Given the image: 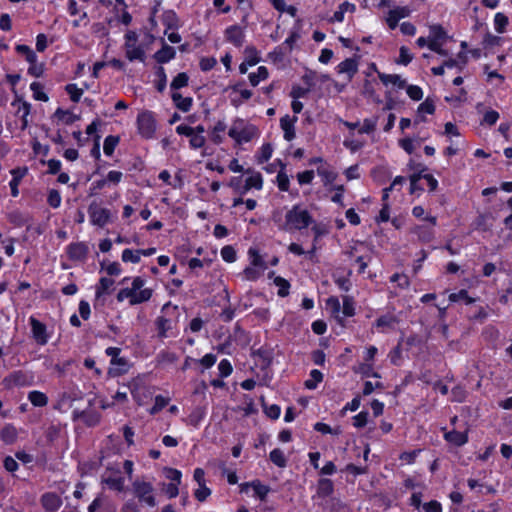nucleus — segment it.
I'll return each mask as SVG.
<instances>
[{"label": "nucleus", "instance_id": "obj_32", "mask_svg": "<svg viewBox=\"0 0 512 512\" xmlns=\"http://www.w3.org/2000/svg\"><path fill=\"white\" fill-rule=\"evenodd\" d=\"M17 104V114H21L20 118H28L29 114L31 113V104L22 96L16 94L15 99L12 102V106H16Z\"/></svg>", "mask_w": 512, "mask_h": 512}, {"label": "nucleus", "instance_id": "obj_37", "mask_svg": "<svg viewBox=\"0 0 512 512\" xmlns=\"http://www.w3.org/2000/svg\"><path fill=\"white\" fill-rule=\"evenodd\" d=\"M448 299L451 303H456L459 301H464L466 305L473 304L476 299L471 297L466 289H461L458 292L451 293L448 296Z\"/></svg>", "mask_w": 512, "mask_h": 512}, {"label": "nucleus", "instance_id": "obj_50", "mask_svg": "<svg viewBox=\"0 0 512 512\" xmlns=\"http://www.w3.org/2000/svg\"><path fill=\"white\" fill-rule=\"evenodd\" d=\"M508 22V17L504 13H496L494 16V28L496 32H498L499 34L504 33L506 31Z\"/></svg>", "mask_w": 512, "mask_h": 512}, {"label": "nucleus", "instance_id": "obj_57", "mask_svg": "<svg viewBox=\"0 0 512 512\" xmlns=\"http://www.w3.org/2000/svg\"><path fill=\"white\" fill-rule=\"evenodd\" d=\"M45 70V64L43 62H38V59L36 62H33V64H30L27 70L28 75L40 78L43 76Z\"/></svg>", "mask_w": 512, "mask_h": 512}, {"label": "nucleus", "instance_id": "obj_58", "mask_svg": "<svg viewBox=\"0 0 512 512\" xmlns=\"http://www.w3.org/2000/svg\"><path fill=\"white\" fill-rule=\"evenodd\" d=\"M263 410L265 415L272 420H277L281 414V407L278 404H263Z\"/></svg>", "mask_w": 512, "mask_h": 512}, {"label": "nucleus", "instance_id": "obj_27", "mask_svg": "<svg viewBox=\"0 0 512 512\" xmlns=\"http://www.w3.org/2000/svg\"><path fill=\"white\" fill-rule=\"evenodd\" d=\"M326 306H327L328 309L331 310V313L333 314V316L337 320V322L340 325L343 326L344 325V318L339 316V314L341 312V304H340V301H339L338 297L330 296L326 300Z\"/></svg>", "mask_w": 512, "mask_h": 512}, {"label": "nucleus", "instance_id": "obj_56", "mask_svg": "<svg viewBox=\"0 0 512 512\" xmlns=\"http://www.w3.org/2000/svg\"><path fill=\"white\" fill-rule=\"evenodd\" d=\"M285 55V48H283L282 45H278L271 52L268 53V58L273 63H280L284 60Z\"/></svg>", "mask_w": 512, "mask_h": 512}, {"label": "nucleus", "instance_id": "obj_61", "mask_svg": "<svg viewBox=\"0 0 512 512\" xmlns=\"http://www.w3.org/2000/svg\"><path fill=\"white\" fill-rule=\"evenodd\" d=\"M245 52L248 55L246 58V62L249 66H255L261 61V58L258 55V51L254 46L246 47Z\"/></svg>", "mask_w": 512, "mask_h": 512}, {"label": "nucleus", "instance_id": "obj_60", "mask_svg": "<svg viewBox=\"0 0 512 512\" xmlns=\"http://www.w3.org/2000/svg\"><path fill=\"white\" fill-rule=\"evenodd\" d=\"M499 117L500 115L496 110L490 109L484 113L483 118L481 120V125L492 126L496 124Z\"/></svg>", "mask_w": 512, "mask_h": 512}, {"label": "nucleus", "instance_id": "obj_39", "mask_svg": "<svg viewBox=\"0 0 512 512\" xmlns=\"http://www.w3.org/2000/svg\"><path fill=\"white\" fill-rule=\"evenodd\" d=\"M120 142V137L118 135H108L104 139L103 143V152L106 156H112L117 145Z\"/></svg>", "mask_w": 512, "mask_h": 512}, {"label": "nucleus", "instance_id": "obj_7", "mask_svg": "<svg viewBox=\"0 0 512 512\" xmlns=\"http://www.w3.org/2000/svg\"><path fill=\"white\" fill-rule=\"evenodd\" d=\"M88 213L93 225L102 228L110 222L111 212L107 208H103L92 203L88 207Z\"/></svg>", "mask_w": 512, "mask_h": 512}, {"label": "nucleus", "instance_id": "obj_33", "mask_svg": "<svg viewBox=\"0 0 512 512\" xmlns=\"http://www.w3.org/2000/svg\"><path fill=\"white\" fill-rule=\"evenodd\" d=\"M54 117L66 125H71L80 118L78 115L72 113L71 111L64 110L60 107L56 109Z\"/></svg>", "mask_w": 512, "mask_h": 512}, {"label": "nucleus", "instance_id": "obj_42", "mask_svg": "<svg viewBox=\"0 0 512 512\" xmlns=\"http://www.w3.org/2000/svg\"><path fill=\"white\" fill-rule=\"evenodd\" d=\"M435 110L436 107L434 101L430 97H427L417 108V113L421 117L420 121H425L422 114L432 115L435 113Z\"/></svg>", "mask_w": 512, "mask_h": 512}, {"label": "nucleus", "instance_id": "obj_43", "mask_svg": "<svg viewBox=\"0 0 512 512\" xmlns=\"http://www.w3.org/2000/svg\"><path fill=\"white\" fill-rule=\"evenodd\" d=\"M279 162L281 164L282 169L278 172V174L276 176L277 186L280 191L288 192L289 188H290V180H289L288 175L284 171L285 164H283L280 160H279Z\"/></svg>", "mask_w": 512, "mask_h": 512}, {"label": "nucleus", "instance_id": "obj_14", "mask_svg": "<svg viewBox=\"0 0 512 512\" xmlns=\"http://www.w3.org/2000/svg\"><path fill=\"white\" fill-rule=\"evenodd\" d=\"M297 120V116L290 117L288 114L280 118V127L283 130V137L286 141H292L295 138V123Z\"/></svg>", "mask_w": 512, "mask_h": 512}, {"label": "nucleus", "instance_id": "obj_28", "mask_svg": "<svg viewBox=\"0 0 512 512\" xmlns=\"http://www.w3.org/2000/svg\"><path fill=\"white\" fill-rule=\"evenodd\" d=\"M73 415L74 417L81 418L83 422L89 427L95 426L99 423L100 420L99 414L95 412L74 410Z\"/></svg>", "mask_w": 512, "mask_h": 512}, {"label": "nucleus", "instance_id": "obj_16", "mask_svg": "<svg viewBox=\"0 0 512 512\" xmlns=\"http://www.w3.org/2000/svg\"><path fill=\"white\" fill-rule=\"evenodd\" d=\"M176 56V50L174 47L169 46L163 41L162 47L155 52L153 55L154 59L159 64H165L174 59Z\"/></svg>", "mask_w": 512, "mask_h": 512}, {"label": "nucleus", "instance_id": "obj_59", "mask_svg": "<svg viewBox=\"0 0 512 512\" xmlns=\"http://www.w3.org/2000/svg\"><path fill=\"white\" fill-rule=\"evenodd\" d=\"M422 452V449H415L412 451H404L399 455V460L406 464H414L417 456Z\"/></svg>", "mask_w": 512, "mask_h": 512}, {"label": "nucleus", "instance_id": "obj_52", "mask_svg": "<svg viewBox=\"0 0 512 512\" xmlns=\"http://www.w3.org/2000/svg\"><path fill=\"white\" fill-rule=\"evenodd\" d=\"M121 259L125 263H133L138 264L140 262V255L138 254V249L132 250L126 248L122 251Z\"/></svg>", "mask_w": 512, "mask_h": 512}, {"label": "nucleus", "instance_id": "obj_35", "mask_svg": "<svg viewBox=\"0 0 512 512\" xmlns=\"http://www.w3.org/2000/svg\"><path fill=\"white\" fill-rule=\"evenodd\" d=\"M342 304L343 318L353 317L356 314L355 300L352 296H342Z\"/></svg>", "mask_w": 512, "mask_h": 512}, {"label": "nucleus", "instance_id": "obj_29", "mask_svg": "<svg viewBox=\"0 0 512 512\" xmlns=\"http://www.w3.org/2000/svg\"><path fill=\"white\" fill-rule=\"evenodd\" d=\"M126 58L129 60V61H135V60H138L140 62H144L145 61V51L144 49L141 47V46H133V45H130L128 43H126Z\"/></svg>", "mask_w": 512, "mask_h": 512}, {"label": "nucleus", "instance_id": "obj_55", "mask_svg": "<svg viewBox=\"0 0 512 512\" xmlns=\"http://www.w3.org/2000/svg\"><path fill=\"white\" fill-rule=\"evenodd\" d=\"M216 361H217V356L213 353H208V354L204 355L201 359H196L195 363H198L202 366L201 372H203L205 369H209L212 366H214Z\"/></svg>", "mask_w": 512, "mask_h": 512}, {"label": "nucleus", "instance_id": "obj_53", "mask_svg": "<svg viewBox=\"0 0 512 512\" xmlns=\"http://www.w3.org/2000/svg\"><path fill=\"white\" fill-rule=\"evenodd\" d=\"M222 259L227 263H233L237 260V253L232 245H226L220 251Z\"/></svg>", "mask_w": 512, "mask_h": 512}, {"label": "nucleus", "instance_id": "obj_6", "mask_svg": "<svg viewBox=\"0 0 512 512\" xmlns=\"http://www.w3.org/2000/svg\"><path fill=\"white\" fill-rule=\"evenodd\" d=\"M135 496L141 503H145L149 507L156 505V498L153 495V486L150 482L136 480L133 483Z\"/></svg>", "mask_w": 512, "mask_h": 512}, {"label": "nucleus", "instance_id": "obj_8", "mask_svg": "<svg viewBox=\"0 0 512 512\" xmlns=\"http://www.w3.org/2000/svg\"><path fill=\"white\" fill-rule=\"evenodd\" d=\"M67 257L71 261L84 262L89 254V246L86 242H72L66 246Z\"/></svg>", "mask_w": 512, "mask_h": 512}, {"label": "nucleus", "instance_id": "obj_36", "mask_svg": "<svg viewBox=\"0 0 512 512\" xmlns=\"http://www.w3.org/2000/svg\"><path fill=\"white\" fill-rule=\"evenodd\" d=\"M310 378L304 382V386L308 390H314L318 384L323 381V373L318 369H312L309 374Z\"/></svg>", "mask_w": 512, "mask_h": 512}, {"label": "nucleus", "instance_id": "obj_34", "mask_svg": "<svg viewBox=\"0 0 512 512\" xmlns=\"http://www.w3.org/2000/svg\"><path fill=\"white\" fill-rule=\"evenodd\" d=\"M178 16L174 10H166L162 14V24L166 29H177L178 28Z\"/></svg>", "mask_w": 512, "mask_h": 512}, {"label": "nucleus", "instance_id": "obj_9", "mask_svg": "<svg viewBox=\"0 0 512 512\" xmlns=\"http://www.w3.org/2000/svg\"><path fill=\"white\" fill-rule=\"evenodd\" d=\"M225 40L236 48L243 46L245 41L244 29L238 24L228 26L224 31Z\"/></svg>", "mask_w": 512, "mask_h": 512}, {"label": "nucleus", "instance_id": "obj_2", "mask_svg": "<svg viewBox=\"0 0 512 512\" xmlns=\"http://www.w3.org/2000/svg\"><path fill=\"white\" fill-rule=\"evenodd\" d=\"M137 132L145 140L154 139L157 130L155 113L151 110H143L136 118Z\"/></svg>", "mask_w": 512, "mask_h": 512}, {"label": "nucleus", "instance_id": "obj_3", "mask_svg": "<svg viewBox=\"0 0 512 512\" xmlns=\"http://www.w3.org/2000/svg\"><path fill=\"white\" fill-rule=\"evenodd\" d=\"M121 348L119 347H108L105 350V354L110 356V365L109 375L111 376H120L128 372L129 370V361L125 357H120Z\"/></svg>", "mask_w": 512, "mask_h": 512}, {"label": "nucleus", "instance_id": "obj_54", "mask_svg": "<svg viewBox=\"0 0 512 512\" xmlns=\"http://www.w3.org/2000/svg\"><path fill=\"white\" fill-rule=\"evenodd\" d=\"M390 282L397 283L401 289H407L410 286V279L404 273H394L390 276Z\"/></svg>", "mask_w": 512, "mask_h": 512}, {"label": "nucleus", "instance_id": "obj_45", "mask_svg": "<svg viewBox=\"0 0 512 512\" xmlns=\"http://www.w3.org/2000/svg\"><path fill=\"white\" fill-rule=\"evenodd\" d=\"M269 77V71L265 66H259L256 73L249 74L250 84L255 87L260 81L266 80Z\"/></svg>", "mask_w": 512, "mask_h": 512}, {"label": "nucleus", "instance_id": "obj_26", "mask_svg": "<svg viewBox=\"0 0 512 512\" xmlns=\"http://www.w3.org/2000/svg\"><path fill=\"white\" fill-rule=\"evenodd\" d=\"M262 187H263V177L260 172H255L253 175L246 178L242 194L246 193L247 191H249L252 188H254L256 190H261Z\"/></svg>", "mask_w": 512, "mask_h": 512}, {"label": "nucleus", "instance_id": "obj_18", "mask_svg": "<svg viewBox=\"0 0 512 512\" xmlns=\"http://www.w3.org/2000/svg\"><path fill=\"white\" fill-rule=\"evenodd\" d=\"M27 172V168H16L11 170L12 179L9 182V187L11 191L12 197H17L19 195V184Z\"/></svg>", "mask_w": 512, "mask_h": 512}, {"label": "nucleus", "instance_id": "obj_15", "mask_svg": "<svg viewBox=\"0 0 512 512\" xmlns=\"http://www.w3.org/2000/svg\"><path fill=\"white\" fill-rule=\"evenodd\" d=\"M360 56H355L352 58H346L342 62H340L336 69L338 73H345L351 79L358 71V60Z\"/></svg>", "mask_w": 512, "mask_h": 512}, {"label": "nucleus", "instance_id": "obj_41", "mask_svg": "<svg viewBox=\"0 0 512 512\" xmlns=\"http://www.w3.org/2000/svg\"><path fill=\"white\" fill-rule=\"evenodd\" d=\"M273 282H274L275 286L278 287L277 295L279 297L284 298L289 295L291 284L287 279H285L281 276H276L274 278Z\"/></svg>", "mask_w": 512, "mask_h": 512}, {"label": "nucleus", "instance_id": "obj_25", "mask_svg": "<svg viewBox=\"0 0 512 512\" xmlns=\"http://www.w3.org/2000/svg\"><path fill=\"white\" fill-rule=\"evenodd\" d=\"M227 125L224 121L219 120L210 132V139L215 145H220L224 141L223 133L225 132Z\"/></svg>", "mask_w": 512, "mask_h": 512}, {"label": "nucleus", "instance_id": "obj_30", "mask_svg": "<svg viewBox=\"0 0 512 512\" xmlns=\"http://www.w3.org/2000/svg\"><path fill=\"white\" fill-rule=\"evenodd\" d=\"M102 483L107 485V487L113 491L123 492L125 487V478L121 475L119 476H109L103 478Z\"/></svg>", "mask_w": 512, "mask_h": 512}, {"label": "nucleus", "instance_id": "obj_5", "mask_svg": "<svg viewBox=\"0 0 512 512\" xmlns=\"http://www.w3.org/2000/svg\"><path fill=\"white\" fill-rule=\"evenodd\" d=\"M423 220L429 224L415 225L411 229V233L417 236L419 242L427 244L435 238L434 228L437 225V217L433 215H427L423 218Z\"/></svg>", "mask_w": 512, "mask_h": 512}, {"label": "nucleus", "instance_id": "obj_62", "mask_svg": "<svg viewBox=\"0 0 512 512\" xmlns=\"http://www.w3.org/2000/svg\"><path fill=\"white\" fill-rule=\"evenodd\" d=\"M406 92L410 99L420 101L423 98V90L418 85H406Z\"/></svg>", "mask_w": 512, "mask_h": 512}, {"label": "nucleus", "instance_id": "obj_49", "mask_svg": "<svg viewBox=\"0 0 512 512\" xmlns=\"http://www.w3.org/2000/svg\"><path fill=\"white\" fill-rule=\"evenodd\" d=\"M189 76L186 72L178 73L172 80L170 87L172 90H179L188 86Z\"/></svg>", "mask_w": 512, "mask_h": 512}, {"label": "nucleus", "instance_id": "obj_48", "mask_svg": "<svg viewBox=\"0 0 512 512\" xmlns=\"http://www.w3.org/2000/svg\"><path fill=\"white\" fill-rule=\"evenodd\" d=\"M65 91L69 95L70 100L74 103H78L84 93V90L79 88L75 83H69L65 86Z\"/></svg>", "mask_w": 512, "mask_h": 512}, {"label": "nucleus", "instance_id": "obj_4", "mask_svg": "<svg viewBox=\"0 0 512 512\" xmlns=\"http://www.w3.org/2000/svg\"><path fill=\"white\" fill-rule=\"evenodd\" d=\"M237 123L243 125L244 121L237 118L234 125L228 130V136L232 138L237 145L250 142L257 135L258 129L256 126L249 124L238 130L236 127Z\"/></svg>", "mask_w": 512, "mask_h": 512}, {"label": "nucleus", "instance_id": "obj_23", "mask_svg": "<svg viewBox=\"0 0 512 512\" xmlns=\"http://www.w3.org/2000/svg\"><path fill=\"white\" fill-rule=\"evenodd\" d=\"M18 432L16 427L7 423L0 431V438L5 444H13L17 440Z\"/></svg>", "mask_w": 512, "mask_h": 512}, {"label": "nucleus", "instance_id": "obj_64", "mask_svg": "<svg viewBox=\"0 0 512 512\" xmlns=\"http://www.w3.org/2000/svg\"><path fill=\"white\" fill-rule=\"evenodd\" d=\"M219 376L221 378H226L230 376L233 372V367L231 362L228 359H222L218 364Z\"/></svg>", "mask_w": 512, "mask_h": 512}, {"label": "nucleus", "instance_id": "obj_46", "mask_svg": "<svg viewBox=\"0 0 512 512\" xmlns=\"http://www.w3.org/2000/svg\"><path fill=\"white\" fill-rule=\"evenodd\" d=\"M30 90L33 93V98L37 101L47 102L49 96L44 92V86L40 82H32L30 84Z\"/></svg>", "mask_w": 512, "mask_h": 512}, {"label": "nucleus", "instance_id": "obj_47", "mask_svg": "<svg viewBox=\"0 0 512 512\" xmlns=\"http://www.w3.org/2000/svg\"><path fill=\"white\" fill-rule=\"evenodd\" d=\"M251 487L254 490L255 496L259 498L260 501L266 500L270 491L269 486L262 484L260 480H254L251 482Z\"/></svg>", "mask_w": 512, "mask_h": 512}, {"label": "nucleus", "instance_id": "obj_44", "mask_svg": "<svg viewBox=\"0 0 512 512\" xmlns=\"http://www.w3.org/2000/svg\"><path fill=\"white\" fill-rule=\"evenodd\" d=\"M155 88L158 92L162 93L167 85V76L163 66H158L155 70Z\"/></svg>", "mask_w": 512, "mask_h": 512}, {"label": "nucleus", "instance_id": "obj_20", "mask_svg": "<svg viewBox=\"0 0 512 512\" xmlns=\"http://www.w3.org/2000/svg\"><path fill=\"white\" fill-rule=\"evenodd\" d=\"M171 98L175 107L182 112H189L193 106V98L183 97L179 92H173Z\"/></svg>", "mask_w": 512, "mask_h": 512}, {"label": "nucleus", "instance_id": "obj_21", "mask_svg": "<svg viewBox=\"0 0 512 512\" xmlns=\"http://www.w3.org/2000/svg\"><path fill=\"white\" fill-rule=\"evenodd\" d=\"M25 381L26 375L21 370H18L7 375L3 379V384L6 388H11L13 386H23Z\"/></svg>", "mask_w": 512, "mask_h": 512}, {"label": "nucleus", "instance_id": "obj_38", "mask_svg": "<svg viewBox=\"0 0 512 512\" xmlns=\"http://www.w3.org/2000/svg\"><path fill=\"white\" fill-rule=\"evenodd\" d=\"M269 460L279 468H285L287 466V458L280 448H275L270 451Z\"/></svg>", "mask_w": 512, "mask_h": 512}, {"label": "nucleus", "instance_id": "obj_1", "mask_svg": "<svg viewBox=\"0 0 512 512\" xmlns=\"http://www.w3.org/2000/svg\"><path fill=\"white\" fill-rule=\"evenodd\" d=\"M314 223L313 216L300 204H295L285 214V222L282 229L288 232L307 229Z\"/></svg>", "mask_w": 512, "mask_h": 512}, {"label": "nucleus", "instance_id": "obj_19", "mask_svg": "<svg viewBox=\"0 0 512 512\" xmlns=\"http://www.w3.org/2000/svg\"><path fill=\"white\" fill-rule=\"evenodd\" d=\"M398 323L399 319L397 318L396 315L387 313L378 317L374 322L373 326L378 329L388 328L393 330Z\"/></svg>", "mask_w": 512, "mask_h": 512}, {"label": "nucleus", "instance_id": "obj_22", "mask_svg": "<svg viewBox=\"0 0 512 512\" xmlns=\"http://www.w3.org/2000/svg\"><path fill=\"white\" fill-rule=\"evenodd\" d=\"M378 78L384 85L392 84L398 89H404L406 87V81L401 78L398 74H385L378 72Z\"/></svg>", "mask_w": 512, "mask_h": 512}, {"label": "nucleus", "instance_id": "obj_12", "mask_svg": "<svg viewBox=\"0 0 512 512\" xmlns=\"http://www.w3.org/2000/svg\"><path fill=\"white\" fill-rule=\"evenodd\" d=\"M443 438L447 443L455 447L464 446L469 441V429L467 428L465 431H457L455 429L446 431Z\"/></svg>", "mask_w": 512, "mask_h": 512}, {"label": "nucleus", "instance_id": "obj_13", "mask_svg": "<svg viewBox=\"0 0 512 512\" xmlns=\"http://www.w3.org/2000/svg\"><path fill=\"white\" fill-rule=\"evenodd\" d=\"M40 503L47 512H57L62 505V499L55 492H46L41 496Z\"/></svg>", "mask_w": 512, "mask_h": 512}, {"label": "nucleus", "instance_id": "obj_10", "mask_svg": "<svg viewBox=\"0 0 512 512\" xmlns=\"http://www.w3.org/2000/svg\"><path fill=\"white\" fill-rule=\"evenodd\" d=\"M157 338L163 340L165 338L174 336L171 332L173 329V320L165 316H158L154 321Z\"/></svg>", "mask_w": 512, "mask_h": 512}, {"label": "nucleus", "instance_id": "obj_24", "mask_svg": "<svg viewBox=\"0 0 512 512\" xmlns=\"http://www.w3.org/2000/svg\"><path fill=\"white\" fill-rule=\"evenodd\" d=\"M115 281L108 277H101L98 284L96 285L95 297L96 300L100 299L106 294H110V289L114 285Z\"/></svg>", "mask_w": 512, "mask_h": 512}, {"label": "nucleus", "instance_id": "obj_17", "mask_svg": "<svg viewBox=\"0 0 512 512\" xmlns=\"http://www.w3.org/2000/svg\"><path fill=\"white\" fill-rule=\"evenodd\" d=\"M316 493L318 497L326 499L334 493V483L329 478H320L317 482Z\"/></svg>", "mask_w": 512, "mask_h": 512}, {"label": "nucleus", "instance_id": "obj_51", "mask_svg": "<svg viewBox=\"0 0 512 512\" xmlns=\"http://www.w3.org/2000/svg\"><path fill=\"white\" fill-rule=\"evenodd\" d=\"M273 153V147L270 143H264L259 151V154L257 155V162L259 164H263L270 160Z\"/></svg>", "mask_w": 512, "mask_h": 512}, {"label": "nucleus", "instance_id": "obj_63", "mask_svg": "<svg viewBox=\"0 0 512 512\" xmlns=\"http://www.w3.org/2000/svg\"><path fill=\"white\" fill-rule=\"evenodd\" d=\"M61 195L60 192L56 189H51L47 196V203L50 207L56 209L59 208L61 205Z\"/></svg>", "mask_w": 512, "mask_h": 512}, {"label": "nucleus", "instance_id": "obj_11", "mask_svg": "<svg viewBox=\"0 0 512 512\" xmlns=\"http://www.w3.org/2000/svg\"><path fill=\"white\" fill-rule=\"evenodd\" d=\"M29 323L31 326L33 338L36 340V342L40 345L47 344L49 337L47 334L46 325L33 316L29 318Z\"/></svg>", "mask_w": 512, "mask_h": 512}, {"label": "nucleus", "instance_id": "obj_40", "mask_svg": "<svg viewBox=\"0 0 512 512\" xmlns=\"http://www.w3.org/2000/svg\"><path fill=\"white\" fill-rule=\"evenodd\" d=\"M153 295V290L150 288L140 289L136 291L132 300H130V305H138L144 302H147L151 299Z\"/></svg>", "mask_w": 512, "mask_h": 512}, {"label": "nucleus", "instance_id": "obj_31", "mask_svg": "<svg viewBox=\"0 0 512 512\" xmlns=\"http://www.w3.org/2000/svg\"><path fill=\"white\" fill-rule=\"evenodd\" d=\"M27 398L34 407H44L49 401L48 396L38 390L28 392Z\"/></svg>", "mask_w": 512, "mask_h": 512}]
</instances>
